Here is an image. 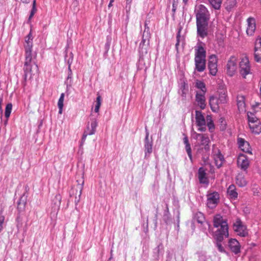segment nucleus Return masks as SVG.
I'll return each mask as SVG.
<instances>
[{"label":"nucleus","instance_id":"f257e3e1","mask_svg":"<svg viewBox=\"0 0 261 261\" xmlns=\"http://www.w3.org/2000/svg\"><path fill=\"white\" fill-rule=\"evenodd\" d=\"M194 12L196 19L197 35L203 39L208 35L210 12L207 9L201 4L195 7Z\"/></svg>","mask_w":261,"mask_h":261},{"label":"nucleus","instance_id":"f03ea898","mask_svg":"<svg viewBox=\"0 0 261 261\" xmlns=\"http://www.w3.org/2000/svg\"><path fill=\"white\" fill-rule=\"evenodd\" d=\"M213 225L216 228L220 227L214 233V239L216 241V245L219 252L225 253L224 247L221 244V242L224 240V238L228 237V226L227 220L224 219L220 214H217L214 217Z\"/></svg>","mask_w":261,"mask_h":261},{"label":"nucleus","instance_id":"7ed1b4c3","mask_svg":"<svg viewBox=\"0 0 261 261\" xmlns=\"http://www.w3.org/2000/svg\"><path fill=\"white\" fill-rule=\"evenodd\" d=\"M24 56L25 60L23 67V74L22 76L23 79L22 84L23 86L26 85L28 75H30V77H32L33 65L35 66L36 70H39L38 66L33 58L32 52H25Z\"/></svg>","mask_w":261,"mask_h":261},{"label":"nucleus","instance_id":"20e7f679","mask_svg":"<svg viewBox=\"0 0 261 261\" xmlns=\"http://www.w3.org/2000/svg\"><path fill=\"white\" fill-rule=\"evenodd\" d=\"M64 60L67 63L68 65V75L67 77L65 82V84H66L67 88H69L71 87L72 84V76L73 73L71 68V65L72 63L73 60V54L72 52L69 53V56L67 54V49L65 51V56H64Z\"/></svg>","mask_w":261,"mask_h":261},{"label":"nucleus","instance_id":"39448f33","mask_svg":"<svg viewBox=\"0 0 261 261\" xmlns=\"http://www.w3.org/2000/svg\"><path fill=\"white\" fill-rule=\"evenodd\" d=\"M233 229L238 235L245 237L248 235L246 225H244L240 218H238L233 225Z\"/></svg>","mask_w":261,"mask_h":261},{"label":"nucleus","instance_id":"423d86ee","mask_svg":"<svg viewBox=\"0 0 261 261\" xmlns=\"http://www.w3.org/2000/svg\"><path fill=\"white\" fill-rule=\"evenodd\" d=\"M207 207L211 209L215 208L220 201V195L217 192L208 193L206 195Z\"/></svg>","mask_w":261,"mask_h":261},{"label":"nucleus","instance_id":"0eeeda50","mask_svg":"<svg viewBox=\"0 0 261 261\" xmlns=\"http://www.w3.org/2000/svg\"><path fill=\"white\" fill-rule=\"evenodd\" d=\"M149 133L147 128L145 127V137L144 139V152L145 158L149 157L152 152L153 139L152 136L150 138H149Z\"/></svg>","mask_w":261,"mask_h":261},{"label":"nucleus","instance_id":"6e6552de","mask_svg":"<svg viewBox=\"0 0 261 261\" xmlns=\"http://www.w3.org/2000/svg\"><path fill=\"white\" fill-rule=\"evenodd\" d=\"M207 68L209 74L215 76L218 72V58L216 55H211L208 57Z\"/></svg>","mask_w":261,"mask_h":261},{"label":"nucleus","instance_id":"1a4fd4ad","mask_svg":"<svg viewBox=\"0 0 261 261\" xmlns=\"http://www.w3.org/2000/svg\"><path fill=\"white\" fill-rule=\"evenodd\" d=\"M237 69V58L231 56L226 65V72L228 76L232 77L236 72Z\"/></svg>","mask_w":261,"mask_h":261},{"label":"nucleus","instance_id":"9d476101","mask_svg":"<svg viewBox=\"0 0 261 261\" xmlns=\"http://www.w3.org/2000/svg\"><path fill=\"white\" fill-rule=\"evenodd\" d=\"M240 73L243 79H246V75L251 73L250 65L248 58H243L239 64Z\"/></svg>","mask_w":261,"mask_h":261},{"label":"nucleus","instance_id":"9b49d317","mask_svg":"<svg viewBox=\"0 0 261 261\" xmlns=\"http://www.w3.org/2000/svg\"><path fill=\"white\" fill-rule=\"evenodd\" d=\"M197 137L200 138V145L203 146L197 149V152H201L203 150L210 151L209 144L211 141L208 135L203 134H197Z\"/></svg>","mask_w":261,"mask_h":261},{"label":"nucleus","instance_id":"f8f14e48","mask_svg":"<svg viewBox=\"0 0 261 261\" xmlns=\"http://www.w3.org/2000/svg\"><path fill=\"white\" fill-rule=\"evenodd\" d=\"M213 158L215 161V165L218 168L222 167L223 162H224V158L221 153L220 149L217 148L216 150H213Z\"/></svg>","mask_w":261,"mask_h":261},{"label":"nucleus","instance_id":"ddd939ff","mask_svg":"<svg viewBox=\"0 0 261 261\" xmlns=\"http://www.w3.org/2000/svg\"><path fill=\"white\" fill-rule=\"evenodd\" d=\"M33 40L32 30H31L29 34L25 37L24 44L23 45L25 52H32L33 51Z\"/></svg>","mask_w":261,"mask_h":261},{"label":"nucleus","instance_id":"4468645a","mask_svg":"<svg viewBox=\"0 0 261 261\" xmlns=\"http://www.w3.org/2000/svg\"><path fill=\"white\" fill-rule=\"evenodd\" d=\"M198 178L200 184L205 185L206 187L209 185L210 181L206 176V170L203 167H200L198 170Z\"/></svg>","mask_w":261,"mask_h":261},{"label":"nucleus","instance_id":"2eb2a0df","mask_svg":"<svg viewBox=\"0 0 261 261\" xmlns=\"http://www.w3.org/2000/svg\"><path fill=\"white\" fill-rule=\"evenodd\" d=\"M228 247L230 251L236 255L241 252V245L239 242L235 239H230L228 241Z\"/></svg>","mask_w":261,"mask_h":261},{"label":"nucleus","instance_id":"dca6fc26","mask_svg":"<svg viewBox=\"0 0 261 261\" xmlns=\"http://www.w3.org/2000/svg\"><path fill=\"white\" fill-rule=\"evenodd\" d=\"M203 45V43L202 42H199L197 43V46L195 48L194 59H206V52Z\"/></svg>","mask_w":261,"mask_h":261},{"label":"nucleus","instance_id":"f3484780","mask_svg":"<svg viewBox=\"0 0 261 261\" xmlns=\"http://www.w3.org/2000/svg\"><path fill=\"white\" fill-rule=\"evenodd\" d=\"M220 103L219 100L218 99V97L212 95L209 98V105L212 111L213 112L217 113L219 112L220 110Z\"/></svg>","mask_w":261,"mask_h":261},{"label":"nucleus","instance_id":"a211bd4d","mask_svg":"<svg viewBox=\"0 0 261 261\" xmlns=\"http://www.w3.org/2000/svg\"><path fill=\"white\" fill-rule=\"evenodd\" d=\"M238 164L242 170L246 171L249 166V161L246 155L240 154L238 158Z\"/></svg>","mask_w":261,"mask_h":261},{"label":"nucleus","instance_id":"6ab92c4d","mask_svg":"<svg viewBox=\"0 0 261 261\" xmlns=\"http://www.w3.org/2000/svg\"><path fill=\"white\" fill-rule=\"evenodd\" d=\"M247 21L248 27L246 30V33L248 36H252L256 29L255 20L254 18L249 17L247 19Z\"/></svg>","mask_w":261,"mask_h":261},{"label":"nucleus","instance_id":"aec40b11","mask_svg":"<svg viewBox=\"0 0 261 261\" xmlns=\"http://www.w3.org/2000/svg\"><path fill=\"white\" fill-rule=\"evenodd\" d=\"M195 70L198 72H203L206 68V59H194Z\"/></svg>","mask_w":261,"mask_h":261},{"label":"nucleus","instance_id":"412c9836","mask_svg":"<svg viewBox=\"0 0 261 261\" xmlns=\"http://www.w3.org/2000/svg\"><path fill=\"white\" fill-rule=\"evenodd\" d=\"M205 93H198L196 94V101L201 109L204 110L206 107Z\"/></svg>","mask_w":261,"mask_h":261},{"label":"nucleus","instance_id":"4be33fe9","mask_svg":"<svg viewBox=\"0 0 261 261\" xmlns=\"http://www.w3.org/2000/svg\"><path fill=\"white\" fill-rule=\"evenodd\" d=\"M28 196L25 195V193H23V195L19 198L17 202V210L18 213H21L24 211L25 205L27 204V198Z\"/></svg>","mask_w":261,"mask_h":261},{"label":"nucleus","instance_id":"5701e85b","mask_svg":"<svg viewBox=\"0 0 261 261\" xmlns=\"http://www.w3.org/2000/svg\"><path fill=\"white\" fill-rule=\"evenodd\" d=\"M237 102L239 112L241 113L245 111V97L242 95H238L237 97Z\"/></svg>","mask_w":261,"mask_h":261},{"label":"nucleus","instance_id":"b1692460","mask_svg":"<svg viewBox=\"0 0 261 261\" xmlns=\"http://www.w3.org/2000/svg\"><path fill=\"white\" fill-rule=\"evenodd\" d=\"M195 119L197 126L205 125L206 120L201 111L198 110L195 111Z\"/></svg>","mask_w":261,"mask_h":261},{"label":"nucleus","instance_id":"393cba45","mask_svg":"<svg viewBox=\"0 0 261 261\" xmlns=\"http://www.w3.org/2000/svg\"><path fill=\"white\" fill-rule=\"evenodd\" d=\"M62 200V196L60 194H58L53 200L52 209L54 210V212L57 213L60 209L61 202Z\"/></svg>","mask_w":261,"mask_h":261},{"label":"nucleus","instance_id":"a878e982","mask_svg":"<svg viewBox=\"0 0 261 261\" xmlns=\"http://www.w3.org/2000/svg\"><path fill=\"white\" fill-rule=\"evenodd\" d=\"M193 221H196L198 223L202 225L205 221V216L200 212H195L193 214Z\"/></svg>","mask_w":261,"mask_h":261},{"label":"nucleus","instance_id":"bb28decb","mask_svg":"<svg viewBox=\"0 0 261 261\" xmlns=\"http://www.w3.org/2000/svg\"><path fill=\"white\" fill-rule=\"evenodd\" d=\"M227 193L230 199L234 200L238 197V194L236 191V187L233 184L229 186L227 190Z\"/></svg>","mask_w":261,"mask_h":261},{"label":"nucleus","instance_id":"cd10ccee","mask_svg":"<svg viewBox=\"0 0 261 261\" xmlns=\"http://www.w3.org/2000/svg\"><path fill=\"white\" fill-rule=\"evenodd\" d=\"M183 142L185 145V149L188 154V155L190 160L192 161V149L189 141L188 137L186 135H185V137L183 138Z\"/></svg>","mask_w":261,"mask_h":261},{"label":"nucleus","instance_id":"c85d7f7f","mask_svg":"<svg viewBox=\"0 0 261 261\" xmlns=\"http://www.w3.org/2000/svg\"><path fill=\"white\" fill-rule=\"evenodd\" d=\"M149 44L148 42H147L146 44L139 45V53L140 59H143V57L147 54L149 49Z\"/></svg>","mask_w":261,"mask_h":261},{"label":"nucleus","instance_id":"c756f323","mask_svg":"<svg viewBox=\"0 0 261 261\" xmlns=\"http://www.w3.org/2000/svg\"><path fill=\"white\" fill-rule=\"evenodd\" d=\"M249 126L253 133L259 134L261 133V124L260 121H259L258 124L256 122L252 123L251 124H249Z\"/></svg>","mask_w":261,"mask_h":261},{"label":"nucleus","instance_id":"7c9ffc66","mask_svg":"<svg viewBox=\"0 0 261 261\" xmlns=\"http://www.w3.org/2000/svg\"><path fill=\"white\" fill-rule=\"evenodd\" d=\"M236 184L240 187H243L247 185V182L243 174H238L236 178Z\"/></svg>","mask_w":261,"mask_h":261},{"label":"nucleus","instance_id":"2f4dec72","mask_svg":"<svg viewBox=\"0 0 261 261\" xmlns=\"http://www.w3.org/2000/svg\"><path fill=\"white\" fill-rule=\"evenodd\" d=\"M206 120L207 122L206 125L207 126L209 131L211 133L214 132L215 127L212 116L211 115H207L206 116Z\"/></svg>","mask_w":261,"mask_h":261},{"label":"nucleus","instance_id":"473e14b6","mask_svg":"<svg viewBox=\"0 0 261 261\" xmlns=\"http://www.w3.org/2000/svg\"><path fill=\"white\" fill-rule=\"evenodd\" d=\"M96 95L97 97L96 100L95 101L96 104L95 106L94 111L95 113H98L102 103V99L99 92L97 93Z\"/></svg>","mask_w":261,"mask_h":261},{"label":"nucleus","instance_id":"72a5a7b5","mask_svg":"<svg viewBox=\"0 0 261 261\" xmlns=\"http://www.w3.org/2000/svg\"><path fill=\"white\" fill-rule=\"evenodd\" d=\"M247 118L249 124L252 123H259V120L255 116V115L252 112H248L247 113Z\"/></svg>","mask_w":261,"mask_h":261},{"label":"nucleus","instance_id":"f704fd0d","mask_svg":"<svg viewBox=\"0 0 261 261\" xmlns=\"http://www.w3.org/2000/svg\"><path fill=\"white\" fill-rule=\"evenodd\" d=\"M111 43V38L110 37L107 36L106 42L105 44V53L103 54V57L106 58L108 56V53L110 49V45Z\"/></svg>","mask_w":261,"mask_h":261},{"label":"nucleus","instance_id":"c9c22d12","mask_svg":"<svg viewBox=\"0 0 261 261\" xmlns=\"http://www.w3.org/2000/svg\"><path fill=\"white\" fill-rule=\"evenodd\" d=\"M237 5L236 0H227L225 3V9L230 11L233 8Z\"/></svg>","mask_w":261,"mask_h":261},{"label":"nucleus","instance_id":"e433bc0d","mask_svg":"<svg viewBox=\"0 0 261 261\" xmlns=\"http://www.w3.org/2000/svg\"><path fill=\"white\" fill-rule=\"evenodd\" d=\"M181 30L182 28L179 27L178 29V32L176 34V43L175 44V48L177 52L178 51V46L180 41H181L182 40H184V37H181L180 35V32L181 31Z\"/></svg>","mask_w":261,"mask_h":261},{"label":"nucleus","instance_id":"4c0bfd02","mask_svg":"<svg viewBox=\"0 0 261 261\" xmlns=\"http://www.w3.org/2000/svg\"><path fill=\"white\" fill-rule=\"evenodd\" d=\"M211 6L216 10L220 9L222 0H208Z\"/></svg>","mask_w":261,"mask_h":261},{"label":"nucleus","instance_id":"58836bf2","mask_svg":"<svg viewBox=\"0 0 261 261\" xmlns=\"http://www.w3.org/2000/svg\"><path fill=\"white\" fill-rule=\"evenodd\" d=\"M150 38V33H143L142 36V40L139 45L146 44L147 42H148L149 43Z\"/></svg>","mask_w":261,"mask_h":261},{"label":"nucleus","instance_id":"ea45409f","mask_svg":"<svg viewBox=\"0 0 261 261\" xmlns=\"http://www.w3.org/2000/svg\"><path fill=\"white\" fill-rule=\"evenodd\" d=\"M64 95H65L64 93H62L61 94L60 97L58 102V106L59 109V114H61L62 113L63 108L64 106L63 102H64Z\"/></svg>","mask_w":261,"mask_h":261},{"label":"nucleus","instance_id":"a19ab883","mask_svg":"<svg viewBox=\"0 0 261 261\" xmlns=\"http://www.w3.org/2000/svg\"><path fill=\"white\" fill-rule=\"evenodd\" d=\"M195 87L201 90V93H205L206 89L205 87V85L203 82L197 80L196 82Z\"/></svg>","mask_w":261,"mask_h":261},{"label":"nucleus","instance_id":"79ce46f5","mask_svg":"<svg viewBox=\"0 0 261 261\" xmlns=\"http://www.w3.org/2000/svg\"><path fill=\"white\" fill-rule=\"evenodd\" d=\"M161 248H163V244L161 243L154 249L153 256L156 260H159V254Z\"/></svg>","mask_w":261,"mask_h":261},{"label":"nucleus","instance_id":"37998d69","mask_svg":"<svg viewBox=\"0 0 261 261\" xmlns=\"http://www.w3.org/2000/svg\"><path fill=\"white\" fill-rule=\"evenodd\" d=\"M37 8H36V0H33L32 4V8L30 12V14L28 18V21H30L32 17L34 16L35 14L37 12Z\"/></svg>","mask_w":261,"mask_h":261},{"label":"nucleus","instance_id":"c03bdc74","mask_svg":"<svg viewBox=\"0 0 261 261\" xmlns=\"http://www.w3.org/2000/svg\"><path fill=\"white\" fill-rule=\"evenodd\" d=\"M198 154L201 155L202 161L206 163L208 161L210 156V151L203 150L201 152H197Z\"/></svg>","mask_w":261,"mask_h":261},{"label":"nucleus","instance_id":"a18cd8bd","mask_svg":"<svg viewBox=\"0 0 261 261\" xmlns=\"http://www.w3.org/2000/svg\"><path fill=\"white\" fill-rule=\"evenodd\" d=\"M220 103L221 104H224L227 102V94L224 92H221L219 94V97H218Z\"/></svg>","mask_w":261,"mask_h":261},{"label":"nucleus","instance_id":"49530a36","mask_svg":"<svg viewBox=\"0 0 261 261\" xmlns=\"http://www.w3.org/2000/svg\"><path fill=\"white\" fill-rule=\"evenodd\" d=\"M254 57L256 62L261 63V49H254Z\"/></svg>","mask_w":261,"mask_h":261},{"label":"nucleus","instance_id":"de8ad7c7","mask_svg":"<svg viewBox=\"0 0 261 261\" xmlns=\"http://www.w3.org/2000/svg\"><path fill=\"white\" fill-rule=\"evenodd\" d=\"M84 183V181L83 180L81 184H80V183H78V185H77L76 188H77V189H79L80 190V192H79V198H77V197H75V204H77L80 201V197H81V196L82 194V190L83 189Z\"/></svg>","mask_w":261,"mask_h":261},{"label":"nucleus","instance_id":"09e8293b","mask_svg":"<svg viewBox=\"0 0 261 261\" xmlns=\"http://www.w3.org/2000/svg\"><path fill=\"white\" fill-rule=\"evenodd\" d=\"M12 109V104L11 103H9L6 105L5 112V116L6 118L9 119L11 111Z\"/></svg>","mask_w":261,"mask_h":261},{"label":"nucleus","instance_id":"8fccbe9b","mask_svg":"<svg viewBox=\"0 0 261 261\" xmlns=\"http://www.w3.org/2000/svg\"><path fill=\"white\" fill-rule=\"evenodd\" d=\"M97 126V122L96 120L95 119L93 121H92L91 123V129L88 133L89 135H92L95 133Z\"/></svg>","mask_w":261,"mask_h":261},{"label":"nucleus","instance_id":"3c124183","mask_svg":"<svg viewBox=\"0 0 261 261\" xmlns=\"http://www.w3.org/2000/svg\"><path fill=\"white\" fill-rule=\"evenodd\" d=\"M240 148L244 152L249 153L250 154H252L251 152V148L248 142L246 143L243 147Z\"/></svg>","mask_w":261,"mask_h":261},{"label":"nucleus","instance_id":"603ef678","mask_svg":"<svg viewBox=\"0 0 261 261\" xmlns=\"http://www.w3.org/2000/svg\"><path fill=\"white\" fill-rule=\"evenodd\" d=\"M22 219H23L20 215V213H18L16 218V221L17 223L16 227L18 229H19L22 226Z\"/></svg>","mask_w":261,"mask_h":261},{"label":"nucleus","instance_id":"864d4df0","mask_svg":"<svg viewBox=\"0 0 261 261\" xmlns=\"http://www.w3.org/2000/svg\"><path fill=\"white\" fill-rule=\"evenodd\" d=\"M220 124V129L221 130H224L226 128V123L224 117H221L219 119Z\"/></svg>","mask_w":261,"mask_h":261},{"label":"nucleus","instance_id":"5fc2aeb1","mask_svg":"<svg viewBox=\"0 0 261 261\" xmlns=\"http://www.w3.org/2000/svg\"><path fill=\"white\" fill-rule=\"evenodd\" d=\"M248 142L245 141L244 139L242 138H238L237 139V143L239 146V148L243 147L244 145L247 143Z\"/></svg>","mask_w":261,"mask_h":261},{"label":"nucleus","instance_id":"6e6d98bb","mask_svg":"<svg viewBox=\"0 0 261 261\" xmlns=\"http://www.w3.org/2000/svg\"><path fill=\"white\" fill-rule=\"evenodd\" d=\"M261 49V37L258 36L255 42L254 49Z\"/></svg>","mask_w":261,"mask_h":261},{"label":"nucleus","instance_id":"4d7b16f0","mask_svg":"<svg viewBox=\"0 0 261 261\" xmlns=\"http://www.w3.org/2000/svg\"><path fill=\"white\" fill-rule=\"evenodd\" d=\"M169 211L168 206L167 204H166V208L164 212V221L167 224L168 223V220L169 218Z\"/></svg>","mask_w":261,"mask_h":261},{"label":"nucleus","instance_id":"13d9d810","mask_svg":"<svg viewBox=\"0 0 261 261\" xmlns=\"http://www.w3.org/2000/svg\"><path fill=\"white\" fill-rule=\"evenodd\" d=\"M148 22H149V21L146 20L145 21V23H144L145 29H144L143 33H150V29H149V27L148 26Z\"/></svg>","mask_w":261,"mask_h":261},{"label":"nucleus","instance_id":"bf43d9fd","mask_svg":"<svg viewBox=\"0 0 261 261\" xmlns=\"http://www.w3.org/2000/svg\"><path fill=\"white\" fill-rule=\"evenodd\" d=\"M5 221V217L3 215L0 216V232L3 230V224Z\"/></svg>","mask_w":261,"mask_h":261},{"label":"nucleus","instance_id":"052dcab7","mask_svg":"<svg viewBox=\"0 0 261 261\" xmlns=\"http://www.w3.org/2000/svg\"><path fill=\"white\" fill-rule=\"evenodd\" d=\"M89 135H88V133H86V132H84L83 135V136H82V139H81V145L84 143V142L85 141V140L86 139V137L87 136Z\"/></svg>","mask_w":261,"mask_h":261},{"label":"nucleus","instance_id":"680f3d73","mask_svg":"<svg viewBox=\"0 0 261 261\" xmlns=\"http://www.w3.org/2000/svg\"><path fill=\"white\" fill-rule=\"evenodd\" d=\"M199 127L198 130L203 132H205L206 129V125H201V126H198Z\"/></svg>","mask_w":261,"mask_h":261},{"label":"nucleus","instance_id":"e2e57ef3","mask_svg":"<svg viewBox=\"0 0 261 261\" xmlns=\"http://www.w3.org/2000/svg\"><path fill=\"white\" fill-rule=\"evenodd\" d=\"M177 6L174 5H172V11L174 14L176 12V9H177Z\"/></svg>","mask_w":261,"mask_h":261},{"label":"nucleus","instance_id":"0e129e2a","mask_svg":"<svg viewBox=\"0 0 261 261\" xmlns=\"http://www.w3.org/2000/svg\"><path fill=\"white\" fill-rule=\"evenodd\" d=\"M8 119L6 118V120H5L3 122V120L2 119H1V122L3 124V125L5 126H6L7 124H8Z\"/></svg>","mask_w":261,"mask_h":261},{"label":"nucleus","instance_id":"69168bd1","mask_svg":"<svg viewBox=\"0 0 261 261\" xmlns=\"http://www.w3.org/2000/svg\"><path fill=\"white\" fill-rule=\"evenodd\" d=\"M2 103H0V114H1V119H2L3 118V109H2Z\"/></svg>","mask_w":261,"mask_h":261},{"label":"nucleus","instance_id":"338daca9","mask_svg":"<svg viewBox=\"0 0 261 261\" xmlns=\"http://www.w3.org/2000/svg\"><path fill=\"white\" fill-rule=\"evenodd\" d=\"M113 251L111 250V255L109 258L108 259V261H114L113 259Z\"/></svg>","mask_w":261,"mask_h":261},{"label":"nucleus","instance_id":"774afa93","mask_svg":"<svg viewBox=\"0 0 261 261\" xmlns=\"http://www.w3.org/2000/svg\"><path fill=\"white\" fill-rule=\"evenodd\" d=\"M179 0H173L172 5L178 6Z\"/></svg>","mask_w":261,"mask_h":261}]
</instances>
